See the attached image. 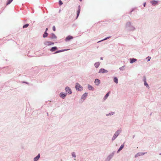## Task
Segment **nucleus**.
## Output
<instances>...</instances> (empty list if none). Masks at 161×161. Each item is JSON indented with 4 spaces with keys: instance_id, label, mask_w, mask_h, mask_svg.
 I'll use <instances>...</instances> for the list:
<instances>
[{
    "instance_id": "nucleus-12",
    "label": "nucleus",
    "mask_w": 161,
    "mask_h": 161,
    "mask_svg": "<svg viewBox=\"0 0 161 161\" xmlns=\"http://www.w3.org/2000/svg\"><path fill=\"white\" fill-rule=\"evenodd\" d=\"M73 36H68L65 39V41L66 42H68L70 40L73 39Z\"/></svg>"
},
{
    "instance_id": "nucleus-39",
    "label": "nucleus",
    "mask_w": 161,
    "mask_h": 161,
    "mask_svg": "<svg viewBox=\"0 0 161 161\" xmlns=\"http://www.w3.org/2000/svg\"><path fill=\"white\" fill-rule=\"evenodd\" d=\"M121 150L119 148L118 150L117 151V153H119V152Z\"/></svg>"
},
{
    "instance_id": "nucleus-1",
    "label": "nucleus",
    "mask_w": 161,
    "mask_h": 161,
    "mask_svg": "<svg viewBox=\"0 0 161 161\" xmlns=\"http://www.w3.org/2000/svg\"><path fill=\"white\" fill-rule=\"evenodd\" d=\"M125 28L130 31H134L136 30V28L130 21L127 22L126 23L125 25Z\"/></svg>"
},
{
    "instance_id": "nucleus-43",
    "label": "nucleus",
    "mask_w": 161,
    "mask_h": 161,
    "mask_svg": "<svg viewBox=\"0 0 161 161\" xmlns=\"http://www.w3.org/2000/svg\"><path fill=\"white\" fill-rule=\"evenodd\" d=\"M100 59H101V60H103V57H101L100 58Z\"/></svg>"
},
{
    "instance_id": "nucleus-30",
    "label": "nucleus",
    "mask_w": 161,
    "mask_h": 161,
    "mask_svg": "<svg viewBox=\"0 0 161 161\" xmlns=\"http://www.w3.org/2000/svg\"><path fill=\"white\" fill-rule=\"evenodd\" d=\"M29 25V24H26L25 25H23V28H27V27H28V26Z\"/></svg>"
},
{
    "instance_id": "nucleus-40",
    "label": "nucleus",
    "mask_w": 161,
    "mask_h": 161,
    "mask_svg": "<svg viewBox=\"0 0 161 161\" xmlns=\"http://www.w3.org/2000/svg\"><path fill=\"white\" fill-rule=\"evenodd\" d=\"M23 83H26V84H29V83L27 82H23Z\"/></svg>"
},
{
    "instance_id": "nucleus-21",
    "label": "nucleus",
    "mask_w": 161,
    "mask_h": 161,
    "mask_svg": "<svg viewBox=\"0 0 161 161\" xmlns=\"http://www.w3.org/2000/svg\"><path fill=\"white\" fill-rule=\"evenodd\" d=\"M100 65V63L99 62H97L95 63L94 66L96 68H97Z\"/></svg>"
},
{
    "instance_id": "nucleus-15",
    "label": "nucleus",
    "mask_w": 161,
    "mask_h": 161,
    "mask_svg": "<svg viewBox=\"0 0 161 161\" xmlns=\"http://www.w3.org/2000/svg\"><path fill=\"white\" fill-rule=\"evenodd\" d=\"M80 5H79L78 6V10L77 11L76 19L79 16V15L80 13Z\"/></svg>"
},
{
    "instance_id": "nucleus-27",
    "label": "nucleus",
    "mask_w": 161,
    "mask_h": 161,
    "mask_svg": "<svg viewBox=\"0 0 161 161\" xmlns=\"http://www.w3.org/2000/svg\"><path fill=\"white\" fill-rule=\"evenodd\" d=\"M13 0H7V1L6 3V5H8Z\"/></svg>"
},
{
    "instance_id": "nucleus-36",
    "label": "nucleus",
    "mask_w": 161,
    "mask_h": 161,
    "mask_svg": "<svg viewBox=\"0 0 161 161\" xmlns=\"http://www.w3.org/2000/svg\"><path fill=\"white\" fill-rule=\"evenodd\" d=\"M134 8H133L130 12V14L134 10Z\"/></svg>"
},
{
    "instance_id": "nucleus-24",
    "label": "nucleus",
    "mask_w": 161,
    "mask_h": 161,
    "mask_svg": "<svg viewBox=\"0 0 161 161\" xmlns=\"http://www.w3.org/2000/svg\"><path fill=\"white\" fill-rule=\"evenodd\" d=\"M48 36V33L47 32H45L43 34V37L45 38L47 37Z\"/></svg>"
},
{
    "instance_id": "nucleus-7",
    "label": "nucleus",
    "mask_w": 161,
    "mask_h": 161,
    "mask_svg": "<svg viewBox=\"0 0 161 161\" xmlns=\"http://www.w3.org/2000/svg\"><path fill=\"white\" fill-rule=\"evenodd\" d=\"M158 1L153 0L150 1V3L153 6H155L158 4Z\"/></svg>"
},
{
    "instance_id": "nucleus-17",
    "label": "nucleus",
    "mask_w": 161,
    "mask_h": 161,
    "mask_svg": "<svg viewBox=\"0 0 161 161\" xmlns=\"http://www.w3.org/2000/svg\"><path fill=\"white\" fill-rule=\"evenodd\" d=\"M69 50V49H64V50H58V51H56L55 53H53V54H55L57 53H59L60 52L65 51H66Z\"/></svg>"
},
{
    "instance_id": "nucleus-18",
    "label": "nucleus",
    "mask_w": 161,
    "mask_h": 161,
    "mask_svg": "<svg viewBox=\"0 0 161 161\" xmlns=\"http://www.w3.org/2000/svg\"><path fill=\"white\" fill-rule=\"evenodd\" d=\"M130 64H132L134 62L136 61H137V59L136 58H130Z\"/></svg>"
},
{
    "instance_id": "nucleus-31",
    "label": "nucleus",
    "mask_w": 161,
    "mask_h": 161,
    "mask_svg": "<svg viewBox=\"0 0 161 161\" xmlns=\"http://www.w3.org/2000/svg\"><path fill=\"white\" fill-rule=\"evenodd\" d=\"M124 147V144H122L121 145V146H120V147H119V149L121 150H122Z\"/></svg>"
},
{
    "instance_id": "nucleus-16",
    "label": "nucleus",
    "mask_w": 161,
    "mask_h": 161,
    "mask_svg": "<svg viewBox=\"0 0 161 161\" xmlns=\"http://www.w3.org/2000/svg\"><path fill=\"white\" fill-rule=\"evenodd\" d=\"M40 158V154L39 153L34 158L33 161H37Z\"/></svg>"
},
{
    "instance_id": "nucleus-14",
    "label": "nucleus",
    "mask_w": 161,
    "mask_h": 161,
    "mask_svg": "<svg viewBox=\"0 0 161 161\" xmlns=\"http://www.w3.org/2000/svg\"><path fill=\"white\" fill-rule=\"evenodd\" d=\"M66 94L63 93V92H61L60 93V97L62 99H64L66 96Z\"/></svg>"
},
{
    "instance_id": "nucleus-46",
    "label": "nucleus",
    "mask_w": 161,
    "mask_h": 161,
    "mask_svg": "<svg viewBox=\"0 0 161 161\" xmlns=\"http://www.w3.org/2000/svg\"><path fill=\"white\" fill-rule=\"evenodd\" d=\"M80 1H82V0H80Z\"/></svg>"
},
{
    "instance_id": "nucleus-13",
    "label": "nucleus",
    "mask_w": 161,
    "mask_h": 161,
    "mask_svg": "<svg viewBox=\"0 0 161 161\" xmlns=\"http://www.w3.org/2000/svg\"><path fill=\"white\" fill-rule=\"evenodd\" d=\"M94 83L96 86H98L100 83V81L99 79H96L94 81Z\"/></svg>"
},
{
    "instance_id": "nucleus-29",
    "label": "nucleus",
    "mask_w": 161,
    "mask_h": 161,
    "mask_svg": "<svg viewBox=\"0 0 161 161\" xmlns=\"http://www.w3.org/2000/svg\"><path fill=\"white\" fill-rule=\"evenodd\" d=\"M110 37H111V36H108V37H106V38H105L104 39H103L102 40H101L100 41H99L97 43H99V42H101V41H102L106 40H107V39L110 38Z\"/></svg>"
},
{
    "instance_id": "nucleus-19",
    "label": "nucleus",
    "mask_w": 161,
    "mask_h": 161,
    "mask_svg": "<svg viewBox=\"0 0 161 161\" xmlns=\"http://www.w3.org/2000/svg\"><path fill=\"white\" fill-rule=\"evenodd\" d=\"M57 49V47H52L50 49V51L52 52H54Z\"/></svg>"
},
{
    "instance_id": "nucleus-37",
    "label": "nucleus",
    "mask_w": 161,
    "mask_h": 161,
    "mask_svg": "<svg viewBox=\"0 0 161 161\" xmlns=\"http://www.w3.org/2000/svg\"><path fill=\"white\" fill-rule=\"evenodd\" d=\"M143 80L144 82L145 81H146V77L145 76L144 77Z\"/></svg>"
},
{
    "instance_id": "nucleus-26",
    "label": "nucleus",
    "mask_w": 161,
    "mask_h": 161,
    "mask_svg": "<svg viewBox=\"0 0 161 161\" xmlns=\"http://www.w3.org/2000/svg\"><path fill=\"white\" fill-rule=\"evenodd\" d=\"M71 155L72 156V157L75 158L76 157L75 153V152H72L71 153Z\"/></svg>"
},
{
    "instance_id": "nucleus-25",
    "label": "nucleus",
    "mask_w": 161,
    "mask_h": 161,
    "mask_svg": "<svg viewBox=\"0 0 161 161\" xmlns=\"http://www.w3.org/2000/svg\"><path fill=\"white\" fill-rule=\"evenodd\" d=\"M114 81L116 84L118 83V79L117 77H114Z\"/></svg>"
},
{
    "instance_id": "nucleus-4",
    "label": "nucleus",
    "mask_w": 161,
    "mask_h": 161,
    "mask_svg": "<svg viewBox=\"0 0 161 161\" xmlns=\"http://www.w3.org/2000/svg\"><path fill=\"white\" fill-rule=\"evenodd\" d=\"M115 152L114 151L112 153H110L108 156L107 157V159H106V161H110V160L114 156V153H115Z\"/></svg>"
},
{
    "instance_id": "nucleus-3",
    "label": "nucleus",
    "mask_w": 161,
    "mask_h": 161,
    "mask_svg": "<svg viewBox=\"0 0 161 161\" xmlns=\"http://www.w3.org/2000/svg\"><path fill=\"white\" fill-rule=\"evenodd\" d=\"M75 87L78 91H81L83 90L82 86L78 83H76Z\"/></svg>"
},
{
    "instance_id": "nucleus-42",
    "label": "nucleus",
    "mask_w": 161,
    "mask_h": 161,
    "mask_svg": "<svg viewBox=\"0 0 161 161\" xmlns=\"http://www.w3.org/2000/svg\"><path fill=\"white\" fill-rule=\"evenodd\" d=\"M47 30H48V28H46L45 31V32H47Z\"/></svg>"
},
{
    "instance_id": "nucleus-11",
    "label": "nucleus",
    "mask_w": 161,
    "mask_h": 161,
    "mask_svg": "<svg viewBox=\"0 0 161 161\" xmlns=\"http://www.w3.org/2000/svg\"><path fill=\"white\" fill-rule=\"evenodd\" d=\"M44 44L46 46H49L51 45H54V43L52 42L46 41L44 43Z\"/></svg>"
},
{
    "instance_id": "nucleus-35",
    "label": "nucleus",
    "mask_w": 161,
    "mask_h": 161,
    "mask_svg": "<svg viewBox=\"0 0 161 161\" xmlns=\"http://www.w3.org/2000/svg\"><path fill=\"white\" fill-rule=\"evenodd\" d=\"M59 4L60 5H62L63 3L61 0H59Z\"/></svg>"
},
{
    "instance_id": "nucleus-44",
    "label": "nucleus",
    "mask_w": 161,
    "mask_h": 161,
    "mask_svg": "<svg viewBox=\"0 0 161 161\" xmlns=\"http://www.w3.org/2000/svg\"><path fill=\"white\" fill-rule=\"evenodd\" d=\"M135 135L133 136V138H134L135 137Z\"/></svg>"
},
{
    "instance_id": "nucleus-9",
    "label": "nucleus",
    "mask_w": 161,
    "mask_h": 161,
    "mask_svg": "<svg viewBox=\"0 0 161 161\" xmlns=\"http://www.w3.org/2000/svg\"><path fill=\"white\" fill-rule=\"evenodd\" d=\"M88 93L87 92L85 93L81 96V100H83L82 102H83L86 98L87 96Z\"/></svg>"
},
{
    "instance_id": "nucleus-33",
    "label": "nucleus",
    "mask_w": 161,
    "mask_h": 161,
    "mask_svg": "<svg viewBox=\"0 0 161 161\" xmlns=\"http://www.w3.org/2000/svg\"><path fill=\"white\" fill-rule=\"evenodd\" d=\"M151 58V57H149V56L147 57V62L149 61L150 60Z\"/></svg>"
},
{
    "instance_id": "nucleus-23",
    "label": "nucleus",
    "mask_w": 161,
    "mask_h": 161,
    "mask_svg": "<svg viewBox=\"0 0 161 161\" xmlns=\"http://www.w3.org/2000/svg\"><path fill=\"white\" fill-rule=\"evenodd\" d=\"M114 114H115V112H111L109 114H106V115L107 116H111V115H113Z\"/></svg>"
},
{
    "instance_id": "nucleus-45",
    "label": "nucleus",
    "mask_w": 161,
    "mask_h": 161,
    "mask_svg": "<svg viewBox=\"0 0 161 161\" xmlns=\"http://www.w3.org/2000/svg\"><path fill=\"white\" fill-rule=\"evenodd\" d=\"M159 155H161V153H159Z\"/></svg>"
},
{
    "instance_id": "nucleus-10",
    "label": "nucleus",
    "mask_w": 161,
    "mask_h": 161,
    "mask_svg": "<svg viewBox=\"0 0 161 161\" xmlns=\"http://www.w3.org/2000/svg\"><path fill=\"white\" fill-rule=\"evenodd\" d=\"M147 153V152H145V153H141V152H139V153H137V154H136L135 156V158H136L138 156H142V155H144L146 153Z\"/></svg>"
},
{
    "instance_id": "nucleus-6",
    "label": "nucleus",
    "mask_w": 161,
    "mask_h": 161,
    "mask_svg": "<svg viewBox=\"0 0 161 161\" xmlns=\"http://www.w3.org/2000/svg\"><path fill=\"white\" fill-rule=\"evenodd\" d=\"M49 38L52 40H56L57 38V37L54 33H52L50 35Z\"/></svg>"
},
{
    "instance_id": "nucleus-41",
    "label": "nucleus",
    "mask_w": 161,
    "mask_h": 161,
    "mask_svg": "<svg viewBox=\"0 0 161 161\" xmlns=\"http://www.w3.org/2000/svg\"><path fill=\"white\" fill-rule=\"evenodd\" d=\"M143 6L144 7H145L146 6V3L145 2L144 3H143Z\"/></svg>"
},
{
    "instance_id": "nucleus-22",
    "label": "nucleus",
    "mask_w": 161,
    "mask_h": 161,
    "mask_svg": "<svg viewBox=\"0 0 161 161\" xmlns=\"http://www.w3.org/2000/svg\"><path fill=\"white\" fill-rule=\"evenodd\" d=\"M109 92H108L106 94V95L104 96L103 98V99L104 100H105L107 99V98L109 96Z\"/></svg>"
},
{
    "instance_id": "nucleus-34",
    "label": "nucleus",
    "mask_w": 161,
    "mask_h": 161,
    "mask_svg": "<svg viewBox=\"0 0 161 161\" xmlns=\"http://www.w3.org/2000/svg\"><path fill=\"white\" fill-rule=\"evenodd\" d=\"M53 30L54 31H56V27L55 26H53Z\"/></svg>"
},
{
    "instance_id": "nucleus-5",
    "label": "nucleus",
    "mask_w": 161,
    "mask_h": 161,
    "mask_svg": "<svg viewBox=\"0 0 161 161\" xmlns=\"http://www.w3.org/2000/svg\"><path fill=\"white\" fill-rule=\"evenodd\" d=\"M66 92L67 94H70L72 93L71 90L68 86H66L65 88Z\"/></svg>"
},
{
    "instance_id": "nucleus-8",
    "label": "nucleus",
    "mask_w": 161,
    "mask_h": 161,
    "mask_svg": "<svg viewBox=\"0 0 161 161\" xmlns=\"http://www.w3.org/2000/svg\"><path fill=\"white\" fill-rule=\"evenodd\" d=\"M108 71L107 70L103 68L100 69L98 72L99 73H105L108 72Z\"/></svg>"
},
{
    "instance_id": "nucleus-28",
    "label": "nucleus",
    "mask_w": 161,
    "mask_h": 161,
    "mask_svg": "<svg viewBox=\"0 0 161 161\" xmlns=\"http://www.w3.org/2000/svg\"><path fill=\"white\" fill-rule=\"evenodd\" d=\"M144 85L146 86L147 88H149V86L148 84L147 83L146 81H145L144 82Z\"/></svg>"
},
{
    "instance_id": "nucleus-32",
    "label": "nucleus",
    "mask_w": 161,
    "mask_h": 161,
    "mask_svg": "<svg viewBox=\"0 0 161 161\" xmlns=\"http://www.w3.org/2000/svg\"><path fill=\"white\" fill-rule=\"evenodd\" d=\"M125 66H122V67H120L119 68V69L121 70H124V68L125 67Z\"/></svg>"
},
{
    "instance_id": "nucleus-38",
    "label": "nucleus",
    "mask_w": 161,
    "mask_h": 161,
    "mask_svg": "<svg viewBox=\"0 0 161 161\" xmlns=\"http://www.w3.org/2000/svg\"><path fill=\"white\" fill-rule=\"evenodd\" d=\"M121 150L119 148L118 150L117 151V153H119V152Z\"/></svg>"
},
{
    "instance_id": "nucleus-20",
    "label": "nucleus",
    "mask_w": 161,
    "mask_h": 161,
    "mask_svg": "<svg viewBox=\"0 0 161 161\" xmlns=\"http://www.w3.org/2000/svg\"><path fill=\"white\" fill-rule=\"evenodd\" d=\"M88 88L89 90L93 91L94 90V88L90 85H88Z\"/></svg>"
},
{
    "instance_id": "nucleus-2",
    "label": "nucleus",
    "mask_w": 161,
    "mask_h": 161,
    "mask_svg": "<svg viewBox=\"0 0 161 161\" xmlns=\"http://www.w3.org/2000/svg\"><path fill=\"white\" fill-rule=\"evenodd\" d=\"M122 130L121 128L119 129L114 134L113 137L112 138V141H114L117 137L119 135L121 132Z\"/></svg>"
}]
</instances>
